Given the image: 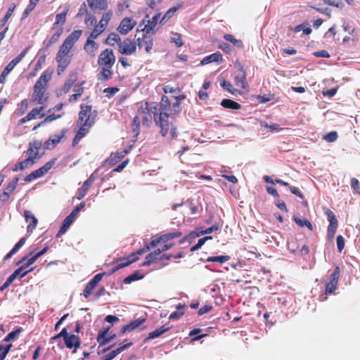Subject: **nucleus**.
I'll return each instance as SVG.
<instances>
[{"label": "nucleus", "mask_w": 360, "mask_h": 360, "mask_svg": "<svg viewBox=\"0 0 360 360\" xmlns=\"http://www.w3.org/2000/svg\"><path fill=\"white\" fill-rule=\"evenodd\" d=\"M221 105L222 107L227 109L239 110L241 108V105L239 103L228 98L223 99L221 102Z\"/></svg>", "instance_id": "obj_33"}, {"label": "nucleus", "mask_w": 360, "mask_h": 360, "mask_svg": "<svg viewBox=\"0 0 360 360\" xmlns=\"http://www.w3.org/2000/svg\"><path fill=\"white\" fill-rule=\"evenodd\" d=\"M143 276H141L139 271H135L132 274L128 276L124 279V283L126 284H129L132 281H138L139 279L143 278Z\"/></svg>", "instance_id": "obj_50"}, {"label": "nucleus", "mask_w": 360, "mask_h": 360, "mask_svg": "<svg viewBox=\"0 0 360 360\" xmlns=\"http://www.w3.org/2000/svg\"><path fill=\"white\" fill-rule=\"evenodd\" d=\"M115 63V56L112 49H105L101 52L98 58V65L101 68L97 75L98 80L105 82L112 78V68Z\"/></svg>", "instance_id": "obj_4"}, {"label": "nucleus", "mask_w": 360, "mask_h": 360, "mask_svg": "<svg viewBox=\"0 0 360 360\" xmlns=\"http://www.w3.org/2000/svg\"><path fill=\"white\" fill-rule=\"evenodd\" d=\"M133 345V342H130L127 344H125V345H123L120 347H119L118 348H117L115 350H112L111 351L110 353H108V354H106L108 356V357L112 360V359H114L117 354H119L120 353H121L122 352H123L124 350L128 349L129 347H130L131 345Z\"/></svg>", "instance_id": "obj_39"}, {"label": "nucleus", "mask_w": 360, "mask_h": 360, "mask_svg": "<svg viewBox=\"0 0 360 360\" xmlns=\"http://www.w3.org/2000/svg\"><path fill=\"white\" fill-rule=\"evenodd\" d=\"M224 38L226 41L231 42L235 46L238 48L243 47V41L240 39H237L232 34H226L224 36Z\"/></svg>", "instance_id": "obj_47"}, {"label": "nucleus", "mask_w": 360, "mask_h": 360, "mask_svg": "<svg viewBox=\"0 0 360 360\" xmlns=\"http://www.w3.org/2000/svg\"><path fill=\"white\" fill-rule=\"evenodd\" d=\"M141 36L135 35L134 42L136 44V48L139 49L144 48L147 53H149L153 46V35L146 32H141Z\"/></svg>", "instance_id": "obj_7"}, {"label": "nucleus", "mask_w": 360, "mask_h": 360, "mask_svg": "<svg viewBox=\"0 0 360 360\" xmlns=\"http://www.w3.org/2000/svg\"><path fill=\"white\" fill-rule=\"evenodd\" d=\"M15 7H16V6H15V4H14V3H12L10 5V6L6 12V14L5 15V16L4 17V18L1 20V26H4L6 25V23L8 20L9 18L12 15L13 13L14 12Z\"/></svg>", "instance_id": "obj_51"}, {"label": "nucleus", "mask_w": 360, "mask_h": 360, "mask_svg": "<svg viewBox=\"0 0 360 360\" xmlns=\"http://www.w3.org/2000/svg\"><path fill=\"white\" fill-rule=\"evenodd\" d=\"M136 25V21L134 18L126 17L121 20L117 30L120 34L125 35L133 30Z\"/></svg>", "instance_id": "obj_13"}, {"label": "nucleus", "mask_w": 360, "mask_h": 360, "mask_svg": "<svg viewBox=\"0 0 360 360\" xmlns=\"http://www.w3.org/2000/svg\"><path fill=\"white\" fill-rule=\"evenodd\" d=\"M26 240L27 238L25 237H22V238H20V240L13 248V249L8 254L6 255L4 259L7 260L11 258V257L14 254H15L22 245H24V244L26 242Z\"/></svg>", "instance_id": "obj_35"}, {"label": "nucleus", "mask_w": 360, "mask_h": 360, "mask_svg": "<svg viewBox=\"0 0 360 360\" xmlns=\"http://www.w3.org/2000/svg\"><path fill=\"white\" fill-rule=\"evenodd\" d=\"M33 159L31 157H27L25 160L18 162L14 168H13V172H18L19 170H24L25 168L31 167L34 165Z\"/></svg>", "instance_id": "obj_30"}, {"label": "nucleus", "mask_w": 360, "mask_h": 360, "mask_svg": "<svg viewBox=\"0 0 360 360\" xmlns=\"http://www.w3.org/2000/svg\"><path fill=\"white\" fill-rule=\"evenodd\" d=\"M185 98L184 94L176 96L175 101L172 103L167 96L163 95L160 103L145 102L141 104L137 115L146 126H149L153 118L155 125L160 129L162 136L165 137L170 133L172 139H175L178 136V131L174 123V115L181 112V101Z\"/></svg>", "instance_id": "obj_1"}, {"label": "nucleus", "mask_w": 360, "mask_h": 360, "mask_svg": "<svg viewBox=\"0 0 360 360\" xmlns=\"http://www.w3.org/2000/svg\"><path fill=\"white\" fill-rule=\"evenodd\" d=\"M22 331V328H19L9 333L4 339V342H9L15 338Z\"/></svg>", "instance_id": "obj_53"}, {"label": "nucleus", "mask_w": 360, "mask_h": 360, "mask_svg": "<svg viewBox=\"0 0 360 360\" xmlns=\"http://www.w3.org/2000/svg\"><path fill=\"white\" fill-rule=\"evenodd\" d=\"M24 217L25 218L26 222L28 223L27 231L28 233H32L33 230L36 228L37 224L38 223V220L32 213V212L29 210L24 211Z\"/></svg>", "instance_id": "obj_19"}, {"label": "nucleus", "mask_w": 360, "mask_h": 360, "mask_svg": "<svg viewBox=\"0 0 360 360\" xmlns=\"http://www.w3.org/2000/svg\"><path fill=\"white\" fill-rule=\"evenodd\" d=\"M235 68L237 69L234 77L235 85L241 89H246L248 84L246 81V73L243 65L240 62H236Z\"/></svg>", "instance_id": "obj_8"}, {"label": "nucleus", "mask_w": 360, "mask_h": 360, "mask_svg": "<svg viewBox=\"0 0 360 360\" xmlns=\"http://www.w3.org/2000/svg\"><path fill=\"white\" fill-rule=\"evenodd\" d=\"M44 108L42 105L40 107L33 108L26 116L19 120L18 125H22L32 120L44 117L45 114L41 113Z\"/></svg>", "instance_id": "obj_15"}, {"label": "nucleus", "mask_w": 360, "mask_h": 360, "mask_svg": "<svg viewBox=\"0 0 360 360\" xmlns=\"http://www.w3.org/2000/svg\"><path fill=\"white\" fill-rule=\"evenodd\" d=\"M65 132H63L61 134H55L52 138L49 139L45 143L44 145L48 148L49 145L51 143L53 147H55L60 140L64 137Z\"/></svg>", "instance_id": "obj_41"}, {"label": "nucleus", "mask_w": 360, "mask_h": 360, "mask_svg": "<svg viewBox=\"0 0 360 360\" xmlns=\"http://www.w3.org/2000/svg\"><path fill=\"white\" fill-rule=\"evenodd\" d=\"M336 243H337V248L338 250L341 252L343 249L345 248V238L342 236L339 235L337 236L336 238Z\"/></svg>", "instance_id": "obj_58"}, {"label": "nucleus", "mask_w": 360, "mask_h": 360, "mask_svg": "<svg viewBox=\"0 0 360 360\" xmlns=\"http://www.w3.org/2000/svg\"><path fill=\"white\" fill-rule=\"evenodd\" d=\"M71 60V58H60L56 56V61L58 64L57 74L58 75H60L65 72L67 68L70 65Z\"/></svg>", "instance_id": "obj_22"}, {"label": "nucleus", "mask_w": 360, "mask_h": 360, "mask_svg": "<svg viewBox=\"0 0 360 360\" xmlns=\"http://www.w3.org/2000/svg\"><path fill=\"white\" fill-rule=\"evenodd\" d=\"M220 85L226 90H227L229 92L231 93L232 94H234L237 90L233 87V86L231 84V83L229 81H226L225 79H223L220 82Z\"/></svg>", "instance_id": "obj_52"}, {"label": "nucleus", "mask_w": 360, "mask_h": 360, "mask_svg": "<svg viewBox=\"0 0 360 360\" xmlns=\"http://www.w3.org/2000/svg\"><path fill=\"white\" fill-rule=\"evenodd\" d=\"M28 50L29 47H26L17 57L13 59L4 68L6 70V72L8 71L10 73V72L13 70L15 65L18 64L20 62V60L24 58Z\"/></svg>", "instance_id": "obj_23"}, {"label": "nucleus", "mask_w": 360, "mask_h": 360, "mask_svg": "<svg viewBox=\"0 0 360 360\" xmlns=\"http://www.w3.org/2000/svg\"><path fill=\"white\" fill-rule=\"evenodd\" d=\"M67 333H68L67 328H63L62 330L59 333H58L57 335H54L53 337H52L51 338V342H53V341L57 340L58 339H59L60 338H63V340H65V337H66Z\"/></svg>", "instance_id": "obj_62"}, {"label": "nucleus", "mask_w": 360, "mask_h": 360, "mask_svg": "<svg viewBox=\"0 0 360 360\" xmlns=\"http://www.w3.org/2000/svg\"><path fill=\"white\" fill-rule=\"evenodd\" d=\"M18 183V178L15 177L14 178L9 184L7 185V186L4 189V192L7 193L9 195L13 193L14 190L16 188V186Z\"/></svg>", "instance_id": "obj_48"}, {"label": "nucleus", "mask_w": 360, "mask_h": 360, "mask_svg": "<svg viewBox=\"0 0 360 360\" xmlns=\"http://www.w3.org/2000/svg\"><path fill=\"white\" fill-rule=\"evenodd\" d=\"M67 333H68L67 328H63L62 330L59 333H58L57 335H54L53 337H52L51 338V342H53V341L57 340L58 339H59L60 338H63V340H65V337H66Z\"/></svg>", "instance_id": "obj_61"}, {"label": "nucleus", "mask_w": 360, "mask_h": 360, "mask_svg": "<svg viewBox=\"0 0 360 360\" xmlns=\"http://www.w3.org/2000/svg\"><path fill=\"white\" fill-rule=\"evenodd\" d=\"M160 251L155 250L153 252L149 253L146 257V261L141 264L143 266H150V264L156 262L158 260H160Z\"/></svg>", "instance_id": "obj_28"}, {"label": "nucleus", "mask_w": 360, "mask_h": 360, "mask_svg": "<svg viewBox=\"0 0 360 360\" xmlns=\"http://www.w3.org/2000/svg\"><path fill=\"white\" fill-rule=\"evenodd\" d=\"M112 326H108L101 330L97 335V342L99 346H103L116 338V335L110 332Z\"/></svg>", "instance_id": "obj_10"}, {"label": "nucleus", "mask_w": 360, "mask_h": 360, "mask_svg": "<svg viewBox=\"0 0 360 360\" xmlns=\"http://www.w3.org/2000/svg\"><path fill=\"white\" fill-rule=\"evenodd\" d=\"M55 161L52 160L51 161L47 162L44 166L39 168L38 169L34 171V174L37 179L40 178L45 175L53 167Z\"/></svg>", "instance_id": "obj_25"}, {"label": "nucleus", "mask_w": 360, "mask_h": 360, "mask_svg": "<svg viewBox=\"0 0 360 360\" xmlns=\"http://www.w3.org/2000/svg\"><path fill=\"white\" fill-rule=\"evenodd\" d=\"M89 8L94 11H106L108 7V0H87Z\"/></svg>", "instance_id": "obj_20"}, {"label": "nucleus", "mask_w": 360, "mask_h": 360, "mask_svg": "<svg viewBox=\"0 0 360 360\" xmlns=\"http://www.w3.org/2000/svg\"><path fill=\"white\" fill-rule=\"evenodd\" d=\"M105 275V272L97 274L91 280L89 281V283L86 285L83 292V295L85 298H88L91 295L93 290L98 285V283L101 281Z\"/></svg>", "instance_id": "obj_14"}, {"label": "nucleus", "mask_w": 360, "mask_h": 360, "mask_svg": "<svg viewBox=\"0 0 360 360\" xmlns=\"http://www.w3.org/2000/svg\"><path fill=\"white\" fill-rule=\"evenodd\" d=\"M76 93L71 95L70 97H69V102L70 103H74L75 101H77L79 98L82 96L84 90H83V88L82 87H80L77 90H75Z\"/></svg>", "instance_id": "obj_54"}, {"label": "nucleus", "mask_w": 360, "mask_h": 360, "mask_svg": "<svg viewBox=\"0 0 360 360\" xmlns=\"http://www.w3.org/2000/svg\"><path fill=\"white\" fill-rule=\"evenodd\" d=\"M181 236H182V233L181 231L167 233L161 235L160 240H162V242H167L169 240H173L174 238H179Z\"/></svg>", "instance_id": "obj_44"}, {"label": "nucleus", "mask_w": 360, "mask_h": 360, "mask_svg": "<svg viewBox=\"0 0 360 360\" xmlns=\"http://www.w3.org/2000/svg\"><path fill=\"white\" fill-rule=\"evenodd\" d=\"M340 275V269L338 266H336L333 273L330 274L329 282L327 283L325 290V294L320 295V300L325 301L327 299L326 295H330L334 293L337 289V285Z\"/></svg>", "instance_id": "obj_6"}, {"label": "nucleus", "mask_w": 360, "mask_h": 360, "mask_svg": "<svg viewBox=\"0 0 360 360\" xmlns=\"http://www.w3.org/2000/svg\"><path fill=\"white\" fill-rule=\"evenodd\" d=\"M179 8L178 6H174L169 8L166 13L163 15L162 19L160 20L161 24H165L167 22L174 14V13Z\"/></svg>", "instance_id": "obj_46"}, {"label": "nucleus", "mask_w": 360, "mask_h": 360, "mask_svg": "<svg viewBox=\"0 0 360 360\" xmlns=\"http://www.w3.org/2000/svg\"><path fill=\"white\" fill-rule=\"evenodd\" d=\"M160 13L155 14L151 20H147V24L144 25L143 27L141 28V25H139L137 27L136 32H143L148 33L150 34L154 35L156 33L155 27L158 24V22L160 18Z\"/></svg>", "instance_id": "obj_11"}, {"label": "nucleus", "mask_w": 360, "mask_h": 360, "mask_svg": "<svg viewBox=\"0 0 360 360\" xmlns=\"http://www.w3.org/2000/svg\"><path fill=\"white\" fill-rule=\"evenodd\" d=\"M46 55H42L38 58L37 62L34 66L35 71H39V70L41 69L42 65L46 62Z\"/></svg>", "instance_id": "obj_63"}, {"label": "nucleus", "mask_w": 360, "mask_h": 360, "mask_svg": "<svg viewBox=\"0 0 360 360\" xmlns=\"http://www.w3.org/2000/svg\"><path fill=\"white\" fill-rule=\"evenodd\" d=\"M95 180V176L94 174H91L89 177L83 183V185L81 188H79L77 191V198L78 200L82 199L86 194L89 191L90 186L93 184Z\"/></svg>", "instance_id": "obj_18"}, {"label": "nucleus", "mask_w": 360, "mask_h": 360, "mask_svg": "<svg viewBox=\"0 0 360 360\" xmlns=\"http://www.w3.org/2000/svg\"><path fill=\"white\" fill-rule=\"evenodd\" d=\"M88 14L89 13H88V9H87V7H86V4L85 2H84L80 6L79 11H78V13L77 14V18H81L83 15H86Z\"/></svg>", "instance_id": "obj_60"}, {"label": "nucleus", "mask_w": 360, "mask_h": 360, "mask_svg": "<svg viewBox=\"0 0 360 360\" xmlns=\"http://www.w3.org/2000/svg\"><path fill=\"white\" fill-rule=\"evenodd\" d=\"M41 145V141L39 140H34L29 143V146L26 151V154L28 157H31L33 159L34 163H35L41 157L39 153Z\"/></svg>", "instance_id": "obj_12"}, {"label": "nucleus", "mask_w": 360, "mask_h": 360, "mask_svg": "<svg viewBox=\"0 0 360 360\" xmlns=\"http://www.w3.org/2000/svg\"><path fill=\"white\" fill-rule=\"evenodd\" d=\"M65 345L68 349L74 348V352L80 347L81 340L79 336L71 334L68 332L66 337H65Z\"/></svg>", "instance_id": "obj_16"}, {"label": "nucleus", "mask_w": 360, "mask_h": 360, "mask_svg": "<svg viewBox=\"0 0 360 360\" xmlns=\"http://www.w3.org/2000/svg\"><path fill=\"white\" fill-rule=\"evenodd\" d=\"M53 70L47 69L42 72L33 86L30 102L34 104L44 105L48 98V84L51 79Z\"/></svg>", "instance_id": "obj_3"}, {"label": "nucleus", "mask_w": 360, "mask_h": 360, "mask_svg": "<svg viewBox=\"0 0 360 360\" xmlns=\"http://www.w3.org/2000/svg\"><path fill=\"white\" fill-rule=\"evenodd\" d=\"M62 117V115H56V114H50L47 115L43 121L39 122L37 125L34 126L32 129L33 131H35L38 127L44 125L46 123L51 122L57 119H60Z\"/></svg>", "instance_id": "obj_40"}, {"label": "nucleus", "mask_w": 360, "mask_h": 360, "mask_svg": "<svg viewBox=\"0 0 360 360\" xmlns=\"http://www.w3.org/2000/svg\"><path fill=\"white\" fill-rule=\"evenodd\" d=\"M75 219L70 214L68 217H66L63 221V224L56 235V237L58 238L63 235L67 231L68 229L70 226V225L73 223Z\"/></svg>", "instance_id": "obj_29"}, {"label": "nucleus", "mask_w": 360, "mask_h": 360, "mask_svg": "<svg viewBox=\"0 0 360 360\" xmlns=\"http://www.w3.org/2000/svg\"><path fill=\"white\" fill-rule=\"evenodd\" d=\"M139 257H136V254H131L126 258H120L117 260L118 268L122 269L130 265L131 264L136 262Z\"/></svg>", "instance_id": "obj_26"}, {"label": "nucleus", "mask_w": 360, "mask_h": 360, "mask_svg": "<svg viewBox=\"0 0 360 360\" xmlns=\"http://www.w3.org/2000/svg\"><path fill=\"white\" fill-rule=\"evenodd\" d=\"M118 52L122 55L131 56L136 52V44L134 40L126 38L120 43Z\"/></svg>", "instance_id": "obj_9"}, {"label": "nucleus", "mask_w": 360, "mask_h": 360, "mask_svg": "<svg viewBox=\"0 0 360 360\" xmlns=\"http://www.w3.org/2000/svg\"><path fill=\"white\" fill-rule=\"evenodd\" d=\"M338 137V133L335 131H330L324 136V139L327 142H334Z\"/></svg>", "instance_id": "obj_56"}, {"label": "nucleus", "mask_w": 360, "mask_h": 360, "mask_svg": "<svg viewBox=\"0 0 360 360\" xmlns=\"http://www.w3.org/2000/svg\"><path fill=\"white\" fill-rule=\"evenodd\" d=\"M172 41L175 43L177 47H181L184 44L181 35L179 33H174L173 34V37H172Z\"/></svg>", "instance_id": "obj_57"}, {"label": "nucleus", "mask_w": 360, "mask_h": 360, "mask_svg": "<svg viewBox=\"0 0 360 360\" xmlns=\"http://www.w3.org/2000/svg\"><path fill=\"white\" fill-rule=\"evenodd\" d=\"M146 321V319L145 318H139L129 323L124 326L120 332V335H122L127 332H131L135 329L138 328L142 324H143Z\"/></svg>", "instance_id": "obj_17"}, {"label": "nucleus", "mask_w": 360, "mask_h": 360, "mask_svg": "<svg viewBox=\"0 0 360 360\" xmlns=\"http://www.w3.org/2000/svg\"><path fill=\"white\" fill-rule=\"evenodd\" d=\"M169 329V327H167L166 326H162L161 327L157 328L156 330L149 333L148 336L147 337L146 340L159 338L163 333L167 332Z\"/></svg>", "instance_id": "obj_32"}, {"label": "nucleus", "mask_w": 360, "mask_h": 360, "mask_svg": "<svg viewBox=\"0 0 360 360\" xmlns=\"http://www.w3.org/2000/svg\"><path fill=\"white\" fill-rule=\"evenodd\" d=\"M141 122V119L139 117V116L136 115L134 117L132 122V130L135 136H137L139 134Z\"/></svg>", "instance_id": "obj_49"}, {"label": "nucleus", "mask_w": 360, "mask_h": 360, "mask_svg": "<svg viewBox=\"0 0 360 360\" xmlns=\"http://www.w3.org/2000/svg\"><path fill=\"white\" fill-rule=\"evenodd\" d=\"M230 259V256L229 255H220V256H212L207 257L206 262H219L220 264H223Z\"/></svg>", "instance_id": "obj_43"}, {"label": "nucleus", "mask_w": 360, "mask_h": 360, "mask_svg": "<svg viewBox=\"0 0 360 360\" xmlns=\"http://www.w3.org/2000/svg\"><path fill=\"white\" fill-rule=\"evenodd\" d=\"M351 186L355 193L360 194V184L357 179L354 177L351 179Z\"/></svg>", "instance_id": "obj_59"}, {"label": "nucleus", "mask_w": 360, "mask_h": 360, "mask_svg": "<svg viewBox=\"0 0 360 360\" xmlns=\"http://www.w3.org/2000/svg\"><path fill=\"white\" fill-rule=\"evenodd\" d=\"M118 91L119 89L117 87H108L103 90V92L107 97L110 98L115 95Z\"/></svg>", "instance_id": "obj_64"}, {"label": "nucleus", "mask_w": 360, "mask_h": 360, "mask_svg": "<svg viewBox=\"0 0 360 360\" xmlns=\"http://www.w3.org/2000/svg\"><path fill=\"white\" fill-rule=\"evenodd\" d=\"M112 15L113 12L112 10H106V11L103 13L100 20L108 25L110 19L112 18Z\"/></svg>", "instance_id": "obj_55"}, {"label": "nucleus", "mask_w": 360, "mask_h": 360, "mask_svg": "<svg viewBox=\"0 0 360 360\" xmlns=\"http://www.w3.org/2000/svg\"><path fill=\"white\" fill-rule=\"evenodd\" d=\"M294 221L299 226H307L310 231H313V226L309 220L305 219H302L298 217H294Z\"/></svg>", "instance_id": "obj_45"}, {"label": "nucleus", "mask_w": 360, "mask_h": 360, "mask_svg": "<svg viewBox=\"0 0 360 360\" xmlns=\"http://www.w3.org/2000/svg\"><path fill=\"white\" fill-rule=\"evenodd\" d=\"M82 30H74L63 41L62 45L59 47L58 51L56 53V57L60 58H71L70 52L72 49L74 44L79 40L82 36Z\"/></svg>", "instance_id": "obj_5"}, {"label": "nucleus", "mask_w": 360, "mask_h": 360, "mask_svg": "<svg viewBox=\"0 0 360 360\" xmlns=\"http://www.w3.org/2000/svg\"><path fill=\"white\" fill-rule=\"evenodd\" d=\"M98 49V44L94 41V39L87 38V40L84 45V50L85 52L91 57H95Z\"/></svg>", "instance_id": "obj_21"}, {"label": "nucleus", "mask_w": 360, "mask_h": 360, "mask_svg": "<svg viewBox=\"0 0 360 360\" xmlns=\"http://www.w3.org/2000/svg\"><path fill=\"white\" fill-rule=\"evenodd\" d=\"M184 307H185L184 304H181V303L178 304L176 307L177 311H173L172 313H171V314L169 315V320L179 319L184 314Z\"/></svg>", "instance_id": "obj_36"}, {"label": "nucleus", "mask_w": 360, "mask_h": 360, "mask_svg": "<svg viewBox=\"0 0 360 360\" xmlns=\"http://www.w3.org/2000/svg\"><path fill=\"white\" fill-rule=\"evenodd\" d=\"M98 112L92 110V105L86 104L80 105V111L78 114L77 126L79 127L72 141V146H75L79 143L90 131V129L95 124Z\"/></svg>", "instance_id": "obj_2"}, {"label": "nucleus", "mask_w": 360, "mask_h": 360, "mask_svg": "<svg viewBox=\"0 0 360 360\" xmlns=\"http://www.w3.org/2000/svg\"><path fill=\"white\" fill-rule=\"evenodd\" d=\"M69 8H67L65 10L60 13H58L56 16V21L53 25L52 30L55 29L58 25H60L62 27L66 22V16L68 13Z\"/></svg>", "instance_id": "obj_34"}, {"label": "nucleus", "mask_w": 360, "mask_h": 360, "mask_svg": "<svg viewBox=\"0 0 360 360\" xmlns=\"http://www.w3.org/2000/svg\"><path fill=\"white\" fill-rule=\"evenodd\" d=\"M29 107V101L27 98L21 101L20 103L18 105L17 115L21 116L25 113Z\"/></svg>", "instance_id": "obj_42"}, {"label": "nucleus", "mask_w": 360, "mask_h": 360, "mask_svg": "<svg viewBox=\"0 0 360 360\" xmlns=\"http://www.w3.org/2000/svg\"><path fill=\"white\" fill-rule=\"evenodd\" d=\"M223 60L222 55L220 52L217 51L216 53H214L212 54H210L206 57H205L201 60V65H207L208 63L216 62L217 63H221Z\"/></svg>", "instance_id": "obj_24"}, {"label": "nucleus", "mask_w": 360, "mask_h": 360, "mask_svg": "<svg viewBox=\"0 0 360 360\" xmlns=\"http://www.w3.org/2000/svg\"><path fill=\"white\" fill-rule=\"evenodd\" d=\"M326 214L327 215L328 220L330 223L328 226V230L336 231L338 226V219H337L335 215L330 210H328L326 212Z\"/></svg>", "instance_id": "obj_27"}, {"label": "nucleus", "mask_w": 360, "mask_h": 360, "mask_svg": "<svg viewBox=\"0 0 360 360\" xmlns=\"http://www.w3.org/2000/svg\"><path fill=\"white\" fill-rule=\"evenodd\" d=\"M122 42L121 37L117 33L112 32L106 38L105 43L109 46H115V45L120 46Z\"/></svg>", "instance_id": "obj_31"}, {"label": "nucleus", "mask_w": 360, "mask_h": 360, "mask_svg": "<svg viewBox=\"0 0 360 360\" xmlns=\"http://www.w3.org/2000/svg\"><path fill=\"white\" fill-rule=\"evenodd\" d=\"M128 153V149H125L121 152L112 153L110 156L109 161L111 164H115L122 160Z\"/></svg>", "instance_id": "obj_37"}, {"label": "nucleus", "mask_w": 360, "mask_h": 360, "mask_svg": "<svg viewBox=\"0 0 360 360\" xmlns=\"http://www.w3.org/2000/svg\"><path fill=\"white\" fill-rule=\"evenodd\" d=\"M63 27H60L56 32H55L52 36L50 38V39L48 41V42L46 43V49H49L50 46H51L53 44H56V42L58 41L59 40V38L61 36V34H63Z\"/></svg>", "instance_id": "obj_38"}]
</instances>
